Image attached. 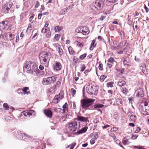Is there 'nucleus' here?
Masks as SVG:
<instances>
[{"label": "nucleus", "mask_w": 149, "mask_h": 149, "mask_svg": "<svg viewBox=\"0 0 149 149\" xmlns=\"http://www.w3.org/2000/svg\"><path fill=\"white\" fill-rule=\"evenodd\" d=\"M23 69L27 73L34 75H37V68L34 62L28 61L24 64Z\"/></svg>", "instance_id": "obj_1"}, {"label": "nucleus", "mask_w": 149, "mask_h": 149, "mask_svg": "<svg viewBox=\"0 0 149 149\" xmlns=\"http://www.w3.org/2000/svg\"><path fill=\"white\" fill-rule=\"evenodd\" d=\"M80 123L74 121L69 123L66 126L67 133H72L78 130L80 127Z\"/></svg>", "instance_id": "obj_2"}, {"label": "nucleus", "mask_w": 149, "mask_h": 149, "mask_svg": "<svg viewBox=\"0 0 149 149\" xmlns=\"http://www.w3.org/2000/svg\"><path fill=\"white\" fill-rule=\"evenodd\" d=\"M39 58L41 63H42L47 64L48 63L51 58V55L50 53L43 52L39 54Z\"/></svg>", "instance_id": "obj_3"}, {"label": "nucleus", "mask_w": 149, "mask_h": 149, "mask_svg": "<svg viewBox=\"0 0 149 149\" xmlns=\"http://www.w3.org/2000/svg\"><path fill=\"white\" fill-rule=\"evenodd\" d=\"M94 99H87L83 100L82 102H81V105L83 109H86L91 106L94 102Z\"/></svg>", "instance_id": "obj_4"}, {"label": "nucleus", "mask_w": 149, "mask_h": 149, "mask_svg": "<svg viewBox=\"0 0 149 149\" xmlns=\"http://www.w3.org/2000/svg\"><path fill=\"white\" fill-rule=\"evenodd\" d=\"M76 32L78 33H81L84 35H86L89 33L88 28L86 26H81L76 29Z\"/></svg>", "instance_id": "obj_5"}, {"label": "nucleus", "mask_w": 149, "mask_h": 149, "mask_svg": "<svg viewBox=\"0 0 149 149\" xmlns=\"http://www.w3.org/2000/svg\"><path fill=\"white\" fill-rule=\"evenodd\" d=\"M87 92L90 95H95L97 93V90L95 86L89 85L86 88Z\"/></svg>", "instance_id": "obj_6"}, {"label": "nucleus", "mask_w": 149, "mask_h": 149, "mask_svg": "<svg viewBox=\"0 0 149 149\" xmlns=\"http://www.w3.org/2000/svg\"><path fill=\"white\" fill-rule=\"evenodd\" d=\"M126 43V42L123 41L117 45V42L116 41H114L113 42L114 46L112 45L111 47V48L113 50L119 49L124 46L125 45Z\"/></svg>", "instance_id": "obj_7"}, {"label": "nucleus", "mask_w": 149, "mask_h": 149, "mask_svg": "<svg viewBox=\"0 0 149 149\" xmlns=\"http://www.w3.org/2000/svg\"><path fill=\"white\" fill-rule=\"evenodd\" d=\"M105 0H97L94 3L97 9L101 10L103 7Z\"/></svg>", "instance_id": "obj_8"}, {"label": "nucleus", "mask_w": 149, "mask_h": 149, "mask_svg": "<svg viewBox=\"0 0 149 149\" xmlns=\"http://www.w3.org/2000/svg\"><path fill=\"white\" fill-rule=\"evenodd\" d=\"M56 81L55 78L54 77H50L47 78L43 80L44 85L48 84L50 83H54Z\"/></svg>", "instance_id": "obj_9"}, {"label": "nucleus", "mask_w": 149, "mask_h": 149, "mask_svg": "<svg viewBox=\"0 0 149 149\" xmlns=\"http://www.w3.org/2000/svg\"><path fill=\"white\" fill-rule=\"evenodd\" d=\"M9 24L7 21H3L0 22V30H7L9 27Z\"/></svg>", "instance_id": "obj_10"}, {"label": "nucleus", "mask_w": 149, "mask_h": 149, "mask_svg": "<svg viewBox=\"0 0 149 149\" xmlns=\"http://www.w3.org/2000/svg\"><path fill=\"white\" fill-rule=\"evenodd\" d=\"M17 138L20 139L25 140L27 139H29L30 136L25 133H22L19 131L18 132V134L17 135Z\"/></svg>", "instance_id": "obj_11"}, {"label": "nucleus", "mask_w": 149, "mask_h": 149, "mask_svg": "<svg viewBox=\"0 0 149 149\" xmlns=\"http://www.w3.org/2000/svg\"><path fill=\"white\" fill-rule=\"evenodd\" d=\"M63 97L64 96L62 94H61L60 93L55 96L53 100V102L54 103L57 104Z\"/></svg>", "instance_id": "obj_12"}, {"label": "nucleus", "mask_w": 149, "mask_h": 149, "mask_svg": "<svg viewBox=\"0 0 149 149\" xmlns=\"http://www.w3.org/2000/svg\"><path fill=\"white\" fill-rule=\"evenodd\" d=\"M148 105V103L147 102H142L140 104L139 106V110L141 113L143 114V111L145 112V109H146V105Z\"/></svg>", "instance_id": "obj_13"}, {"label": "nucleus", "mask_w": 149, "mask_h": 149, "mask_svg": "<svg viewBox=\"0 0 149 149\" xmlns=\"http://www.w3.org/2000/svg\"><path fill=\"white\" fill-rule=\"evenodd\" d=\"M35 112L33 110L24 111L22 113V115L23 114L25 116H31L35 115Z\"/></svg>", "instance_id": "obj_14"}, {"label": "nucleus", "mask_w": 149, "mask_h": 149, "mask_svg": "<svg viewBox=\"0 0 149 149\" xmlns=\"http://www.w3.org/2000/svg\"><path fill=\"white\" fill-rule=\"evenodd\" d=\"M128 116L130 117V119L132 121L135 122L137 119V116L134 114L133 112H129L128 113Z\"/></svg>", "instance_id": "obj_15"}, {"label": "nucleus", "mask_w": 149, "mask_h": 149, "mask_svg": "<svg viewBox=\"0 0 149 149\" xmlns=\"http://www.w3.org/2000/svg\"><path fill=\"white\" fill-rule=\"evenodd\" d=\"M77 119L78 121L83 122L86 123H87L89 122L88 118L84 117L82 116H77Z\"/></svg>", "instance_id": "obj_16"}, {"label": "nucleus", "mask_w": 149, "mask_h": 149, "mask_svg": "<svg viewBox=\"0 0 149 149\" xmlns=\"http://www.w3.org/2000/svg\"><path fill=\"white\" fill-rule=\"evenodd\" d=\"M54 70L57 71L60 70L61 68V64L59 62H56L53 65Z\"/></svg>", "instance_id": "obj_17"}, {"label": "nucleus", "mask_w": 149, "mask_h": 149, "mask_svg": "<svg viewBox=\"0 0 149 149\" xmlns=\"http://www.w3.org/2000/svg\"><path fill=\"white\" fill-rule=\"evenodd\" d=\"M45 114L49 118H51L52 115L53 113L51 111L48 109H45L44 110Z\"/></svg>", "instance_id": "obj_18"}, {"label": "nucleus", "mask_w": 149, "mask_h": 149, "mask_svg": "<svg viewBox=\"0 0 149 149\" xmlns=\"http://www.w3.org/2000/svg\"><path fill=\"white\" fill-rule=\"evenodd\" d=\"M123 63L125 65L127 66L130 65V61L129 58L128 57H126L124 59Z\"/></svg>", "instance_id": "obj_19"}, {"label": "nucleus", "mask_w": 149, "mask_h": 149, "mask_svg": "<svg viewBox=\"0 0 149 149\" xmlns=\"http://www.w3.org/2000/svg\"><path fill=\"white\" fill-rule=\"evenodd\" d=\"M87 128L86 127H84L80 130L77 131V132L74 133L75 134H79L86 132L87 130Z\"/></svg>", "instance_id": "obj_20"}, {"label": "nucleus", "mask_w": 149, "mask_h": 149, "mask_svg": "<svg viewBox=\"0 0 149 149\" xmlns=\"http://www.w3.org/2000/svg\"><path fill=\"white\" fill-rule=\"evenodd\" d=\"M3 106L5 110H8L10 111H11V110L14 109V108L12 106L9 107L7 103L4 104Z\"/></svg>", "instance_id": "obj_21"}, {"label": "nucleus", "mask_w": 149, "mask_h": 149, "mask_svg": "<svg viewBox=\"0 0 149 149\" xmlns=\"http://www.w3.org/2000/svg\"><path fill=\"white\" fill-rule=\"evenodd\" d=\"M140 69L143 71V73H145L146 71L145 64L144 63L142 64L141 66L140 67Z\"/></svg>", "instance_id": "obj_22"}, {"label": "nucleus", "mask_w": 149, "mask_h": 149, "mask_svg": "<svg viewBox=\"0 0 149 149\" xmlns=\"http://www.w3.org/2000/svg\"><path fill=\"white\" fill-rule=\"evenodd\" d=\"M95 4L94 3H93L92 4H91L90 7V9L92 12L96 10H98L96 6H95Z\"/></svg>", "instance_id": "obj_23"}, {"label": "nucleus", "mask_w": 149, "mask_h": 149, "mask_svg": "<svg viewBox=\"0 0 149 149\" xmlns=\"http://www.w3.org/2000/svg\"><path fill=\"white\" fill-rule=\"evenodd\" d=\"M145 112L143 111V114L144 115H149V106L148 104L146 105V109H145Z\"/></svg>", "instance_id": "obj_24"}, {"label": "nucleus", "mask_w": 149, "mask_h": 149, "mask_svg": "<svg viewBox=\"0 0 149 149\" xmlns=\"http://www.w3.org/2000/svg\"><path fill=\"white\" fill-rule=\"evenodd\" d=\"M126 85L125 82L122 80H120L118 82V85L120 87H121Z\"/></svg>", "instance_id": "obj_25"}, {"label": "nucleus", "mask_w": 149, "mask_h": 149, "mask_svg": "<svg viewBox=\"0 0 149 149\" xmlns=\"http://www.w3.org/2000/svg\"><path fill=\"white\" fill-rule=\"evenodd\" d=\"M57 48L58 49L57 51L59 53V56L61 57L63 54V51L58 46H57Z\"/></svg>", "instance_id": "obj_26"}, {"label": "nucleus", "mask_w": 149, "mask_h": 149, "mask_svg": "<svg viewBox=\"0 0 149 149\" xmlns=\"http://www.w3.org/2000/svg\"><path fill=\"white\" fill-rule=\"evenodd\" d=\"M137 97H143L144 96L143 92L141 89H140L139 91H138V93L136 95Z\"/></svg>", "instance_id": "obj_27"}, {"label": "nucleus", "mask_w": 149, "mask_h": 149, "mask_svg": "<svg viewBox=\"0 0 149 149\" xmlns=\"http://www.w3.org/2000/svg\"><path fill=\"white\" fill-rule=\"evenodd\" d=\"M68 107V104L67 103H65L63 106V112L65 113L68 112V110L67 109Z\"/></svg>", "instance_id": "obj_28"}, {"label": "nucleus", "mask_w": 149, "mask_h": 149, "mask_svg": "<svg viewBox=\"0 0 149 149\" xmlns=\"http://www.w3.org/2000/svg\"><path fill=\"white\" fill-rule=\"evenodd\" d=\"M123 143L124 145H128L130 143L128 141V139L125 138L123 140Z\"/></svg>", "instance_id": "obj_29"}, {"label": "nucleus", "mask_w": 149, "mask_h": 149, "mask_svg": "<svg viewBox=\"0 0 149 149\" xmlns=\"http://www.w3.org/2000/svg\"><path fill=\"white\" fill-rule=\"evenodd\" d=\"M63 29L62 26H56L54 28V30L55 32H58L62 30Z\"/></svg>", "instance_id": "obj_30"}, {"label": "nucleus", "mask_w": 149, "mask_h": 149, "mask_svg": "<svg viewBox=\"0 0 149 149\" xmlns=\"http://www.w3.org/2000/svg\"><path fill=\"white\" fill-rule=\"evenodd\" d=\"M96 45V44H95V40H93L92 42V43L91 45V46L90 48V49L92 50L93 49V47H95Z\"/></svg>", "instance_id": "obj_31"}, {"label": "nucleus", "mask_w": 149, "mask_h": 149, "mask_svg": "<svg viewBox=\"0 0 149 149\" xmlns=\"http://www.w3.org/2000/svg\"><path fill=\"white\" fill-rule=\"evenodd\" d=\"M29 88L28 87H25L24 89L22 90V91L23 92L24 94H27L28 95L29 93H30L29 92H27L26 91L28 90Z\"/></svg>", "instance_id": "obj_32"}, {"label": "nucleus", "mask_w": 149, "mask_h": 149, "mask_svg": "<svg viewBox=\"0 0 149 149\" xmlns=\"http://www.w3.org/2000/svg\"><path fill=\"white\" fill-rule=\"evenodd\" d=\"M68 50L70 54H74V51L72 49L71 47H70L68 48Z\"/></svg>", "instance_id": "obj_33"}, {"label": "nucleus", "mask_w": 149, "mask_h": 149, "mask_svg": "<svg viewBox=\"0 0 149 149\" xmlns=\"http://www.w3.org/2000/svg\"><path fill=\"white\" fill-rule=\"evenodd\" d=\"M104 105L101 104H96L95 105L94 108H102L104 106Z\"/></svg>", "instance_id": "obj_34"}, {"label": "nucleus", "mask_w": 149, "mask_h": 149, "mask_svg": "<svg viewBox=\"0 0 149 149\" xmlns=\"http://www.w3.org/2000/svg\"><path fill=\"white\" fill-rule=\"evenodd\" d=\"M107 86L108 87H112L113 86V82L112 81H111L107 83Z\"/></svg>", "instance_id": "obj_35"}, {"label": "nucleus", "mask_w": 149, "mask_h": 149, "mask_svg": "<svg viewBox=\"0 0 149 149\" xmlns=\"http://www.w3.org/2000/svg\"><path fill=\"white\" fill-rule=\"evenodd\" d=\"M68 10V8H66L63 9L60 12V13L61 14H65V13L67 12V10Z\"/></svg>", "instance_id": "obj_36"}, {"label": "nucleus", "mask_w": 149, "mask_h": 149, "mask_svg": "<svg viewBox=\"0 0 149 149\" xmlns=\"http://www.w3.org/2000/svg\"><path fill=\"white\" fill-rule=\"evenodd\" d=\"M116 101L118 105L122 104L123 102L122 100L120 99H117Z\"/></svg>", "instance_id": "obj_37"}, {"label": "nucleus", "mask_w": 149, "mask_h": 149, "mask_svg": "<svg viewBox=\"0 0 149 149\" xmlns=\"http://www.w3.org/2000/svg\"><path fill=\"white\" fill-rule=\"evenodd\" d=\"M99 69L100 70H103V64L101 61L99 62Z\"/></svg>", "instance_id": "obj_38"}, {"label": "nucleus", "mask_w": 149, "mask_h": 149, "mask_svg": "<svg viewBox=\"0 0 149 149\" xmlns=\"http://www.w3.org/2000/svg\"><path fill=\"white\" fill-rule=\"evenodd\" d=\"M108 62H109L111 63H113L115 62L114 59L113 58L111 57L108 60Z\"/></svg>", "instance_id": "obj_39"}, {"label": "nucleus", "mask_w": 149, "mask_h": 149, "mask_svg": "<svg viewBox=\"0 0 149 149\" xmlns=\"http://www.w3.org/2000/svg\"><path fill=\"white\" fill-rule=\"evenodd\" d=\"M81 71L82 72L84 71L86 68L85 65L84 64H81Z\"/></svg>", "instance_id": "obj_40"}, {"label": "nucleus", "mask_w": 149, "mask_h": 149, "mask_svg": "<svg viewBox=\"0 0 149 149\" xmlns=\"http://www.w3.org/2000/svg\"><path fill=\"white\" fill-rule=\"evenodd\" d=\"M106 77L104 75H101L100 78V81L101 82H103L104 81V79L106 78Z\"/></svg>", "instance_id": "obj_41"}, {"label": "nucleus", "mask_w": 149, "mask_h": 149, "mask_svg": "<svg viewBox=\"0 0 149 149\" xmlns=\"http://www.w3.org/2000/svg\"><path fill=\"white\" fill-rule=\"evenodd\" d=\"M14 36V34H13L12 33L10 34L9 35L8 39L10 40H12L13 39Z\"/></svg>", "instance_id": "obj_42"}, {"label": "nucleus", "mask_w": 149, "mask_h": 149, "mask_svg": "<svg viewBox=\"0 0 149 149\" xmlns=\"http://www.w3.org/2000/svg\"><path fill=\"white\" fill-rule=\"evenodd\" d=\"M87 54L86 53L84 54L81 55L79 57V58L82 60L86 56Z\"/></svg>", "instance_id": "obj_43"}, {"label": "nucleus", "mask_w": 149, "mask_h": 149, "mask_svg": "<svg viewBox=\"0 0 149 149\" xmlns=\"http://www.w3.org/2000/svg\"><path fill=\"white\" fill-rule=\"evenodd\" d=\"M116 144H117L119 145L121 147L123 148V149L124 148V147H123V145H122L120 144V141L119 140H118V139L116 141Z\"/></svg>", "instance_id": "obj_44"}, {"label": "nucleus", "mask_w": 149, "mask_h": 149, "mask_svg": "<svg viewBox=\"0 0 149 149\" xmlns=\"http://www.w3.org/2000/svg\"><path fill=\"white\" fill-rule=\"evenodd\" d=\"M75 43L79 47H82L83 45V44L77 41H75Z\"/></svg>", "instance_id": "obj_45"}, {"label": "nucleus", "mask_w": 149, "mask_h": 149, "mask_svg": "<svg viewBox=\"0 0 149 149\" xmlns=\"http://www.w3.org/2000/svg\"><path fill=\"white\" fill-rule=\"evenodd\" d=\"M75 144L76 143H72L71 145L69 146L68 147L70 149H73Z\"/></svg>", "instance_id": "obj_46"}, {"label": "nucleus", "mask_w": 149, "mask_h": 149, "mask_svg": "<svg viewBox=\"0 0 149 149\" xmlns=\"http://www.w3.org/2000/svg\"><path fill=\"white\" fill-rule=\"evenodd\" d=\"M118 0H107L106 2L107 3H114L116 2Z\"/></svg>", "instance_id": "obj_47"}, {"label": "nucleus", "mask_w": 149, "mask_h": 149, "mask_svg": "<svg viewBox=\"0 0 149 149\" xmlns=\"http://www.w3.org/2000/svg\"><path fill=\"white\" fill-rule=\"evenodd\" d=\"M48 30L47 29H45V28H43L41 30V32L42 33H46L47 32V31H48Z\"/></svg>", "instance_id": "obj_48"}, {"label": "nucleus", "mask_w": 149, "mask_h": 149, "mask_svg": "<svg viewBox=\"0 0 149 149\" xmlns=\"http://www.w3.org/2000/svg\"><path fill=\"white\" fill-rule=\"evenodd\" d=\"M96 140V139H95L94 138H92L90 141L91 143V144H93L95 143V140Z\"/></svg>", "instance_id": "obj_49"}, {"label": "nucleus", "mask_w": 149, "mask_h": 149, "mask_svg": "<svg viewBox=\"0 0 149 149\" xmlns=\"http://www.w3.org/2000/svg\"><path fill=\"white\" fill-rule=\"evenodd\" d=\"M46 33H47L46 36L47 38L49 37L51 35V33L50 32V31L49 29L47 31V32Z\"/></svg>", "instance_id": "obj_50"}, {"label": "nucleus", "mask_w": 149, "mask_h": 149, "mask_svg": "<svg viewBox=\"0 0 149 149\" xmlns=\"http://www.w3.org/2000/svg\"><path fill=\"white\" fill-rule=\"evenodd\" d=\"M138 136V135L137 134H133L132 136V138L133 139H135L137 138Z\"/></svg>", "instance_id": "obj_51"}, {"label": "nucleus", "mask_w": 149, "mask_h": 149, "mask_svg": "<svg viewBox=\"0 0 149 149\" xmlns=\"http://www.w3.org/2000/svg\"><path fill=\"white\" fill-rule=\"evenodd\" d=\"M54 111L56 112H60L62 110L60 108H55L54 109Z\"/></svg>", "instance_id": "obj_52"}, {"label": "nucleus", "mask_w": 149, "mask_h": 149, "mask_svg": "<svg viewBox=\"0 0 149 149\" xmlns=\"http://www.w3.org/2000/svg\"><path fill=\"white\" fill-rule=\"evenodd\" d=\"M144 8L145 9L146 13H148L149 11V9L146 7L145 4L144 5Z\"/></svg>", "instance_id": "obj_53"}, {"label": "nucleus", "mask_w": 149, "mask_h": 149, "mask_svg": "<svg viewBox=\"0 0 149 149\" xmlns=\"http://www.w3.org/2000/svg\"><path fill=\"white\" fill-rule=\"evenodd\" d=\"M10 8L8 6V3L6 4V11L7 12L8 11L9 9Z\"/></svg>", "instance_id": "obj_54"}, {"label": "nucleus", "mask_w": 149, "mask_h": 149, "mask_svg": "<svg viewBox=\"0 0 149 149\" xmlns=\"http://www.w3.org/2000/svg\"><path fill=\"white\" fill-rule=\"evenodd\" d=\"M58 36H59L58 34H56L54 38V40H57L59 39Z\"/></svg>", "instance_id": "obj_55"}, {"label": "nucleus", "mask_w": 149, "mask_h": 149, "mask_svg": "<svg viewBox=\"0 0 149 149\" xmlns=\"http://www.w3.org/2000/svg\"><path fill=\"white\" fill-rule=\"evenodd\" d=\"M98 137V134L97 132H96L94 136L93 137L95 139H97V138Z\"/></svg>", "instance_id": "obj_56"}, {"label": "nucleus", "mask_w": 149, "mask_h": 149, "mask_svg": "<svg viewBox=\"0 0 149 149\" xmlns=\"http://www.w3.org/2000/svg\"><path fill=\"white\" fill-rule=\"evenodd\" d=\"M71 91L72 92V95H74L76 93V91L73 88L71 89Z\"/></svg>", "instance_id": "obj_57"}, {"label": "nucleus", "mask_w": 149, "mask_h": 149, "mask_svg": "<svg viewBox=\"0 0 149 149\" xmlns=\"http://www.w3.org/2000/svg\"><path fill=\"white\" fill-rule=\"evenodd\" d=\"M122 91L123 93H125L127 91V89L126 88H123L122 89Z\"/></svg>", "instance_id": "obj_58"}, {"label": "nucleus", "mask_w": 149, "mask_h": 149, "mask_svg": "<svg viewBox=\"0 0 149 149\" xmlns=\"http://www.w3.org/2000/svg\"><path fill=\"white\" fill-rule=\"evenodd\" d=\"M120 35L121 37V38H124V32L123 31H121L120 33Z\"/></svg>", "instance_id": "obj_59"}, {"label": "nucleus", "mask_w": 149, "mask_h": 149, "mask_svg": "<svg viewBox=\"0 0 149 149\" xmlns=\"http://www.w3.org/2000/svg\"><path fill=\"white\" fill-rule=\"evenodd\" d=\"M109 28L111 30H113L114 29V27L112 25H110L109 26Z\"/></svg>", "instance_id": "obj_60"}, {"label": "nucleus", "mask_w": 149, "mask_h": 149, "mask_svg": "<svg viewBox=\"0 0 149 149\" xmlns=\"http://www.w3.org/2000/svg\"><path fill=\"white\" fill-rule=\"evenodd\" d=\"M112 63H111L109 62H108L107 64L108 67L109 68H111L112 65Z\"/></svg>", "instance_id": "obj_61"}, {"label": "nucleus", "mask_w": 149, "mask_h": 149, "mask_svg": "<svg viewBox=\"0 0 149 149\" xmlns=\"http://www.w3.org/2000/svg\"><path fill=\"white\" fill-rule=\"evenodd\" d=\"M140 130H141V129L139 127H137V128L136 130L135 131V133H137L139 132L140 131Z\"/></svg>", "instance_id": "obj_62"}, {"label": "nucleus", "mask_w": 149, "mask_h": 149, "mask_svg": "<svg viewBox=\"0 0 149 149\" xmlns=\"http://www.w3.org/2000/svg\"><path fill=\"white\" fill-rule=\"evenodd\" d=\"M39 5L40 4L39 2L38 1H37L36 2V3L35 6V8H37L38 7V6H39Z\"/></svg>", "instance_id": "obj_63"}, {"label": "nucleus", "mask_w": 149, "mask_h": 149, "mask_svg": "<svg viewBox=\"0 0 149 149\" xmlns=\"http://www.w3.org/2000/svg\"><path fill=\"white\" fill-rule=\"evenodd\" d=\"M106 18L105 16H102L99 19V20L101 21L103 20L105 18Z\"/></svg>", "instance_id": "obj_64"}]
</instances>
